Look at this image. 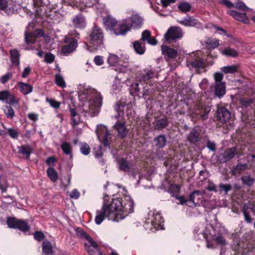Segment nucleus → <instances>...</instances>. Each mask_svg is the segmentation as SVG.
Instances as JSON below:
<instances>
[{"mask_svg":"<svg viewBox=\"0 0 255 255\" xmlns=\"http://www.w3.org/2000/svg\"><path fill=\"white\" fill-rule=\"evenodd\" d=\"M2 109L7 117L12 119L14 116V110L11 107L5 106Z\"/></svg>","mask_w":255,"mask_h":255,"instance_id":"51","label":"nucleus"},{"mask_svg":"<svg viewBox=\"0 0 255 255\" xmlns=\"http://www.w3.org/2000/svg\"><path fill=\"white\" fill-rule=\"evenodd\" d=\"M33 23H29L26 27L25 32V40L27 44L33 43L37 37L42 36L43 35L42 31L40 29L33 30Z\"/></svg>","mask_w":255,"mask_h":255,"instance_id":"9","label":"nucleus"},{"mask_svg":"<svg viewBox=\"0 0 255 255\" xmlns=\"http://www.w3.org/2000/svg\"><path fill=\"white\" fill-rule=\"evenodd\" d=\"M178 8L183 12H187L191 8L190 4L188 2H183L178 5Z\"/></svg>","mask_w":255,"mask_h":255,"instance_id":"54","label":"nucleus"},{"mask_svg":"<svg viewBox=\"0 0 255 255\" xmlns=\"http://www.w3.org/2000/svg\"><path fill=\"white\" fill-rule=\"evenodd\" d=\"M217 186L211 181L209 180L208 183V185L206 187V189L209 191H214L216 192L217 191Z\"/></svg>","mask_w":255,"mask_h":255,"instance_id":"58","label":"nucleus"},{"mask_svg":"<svg viewBox=\"0 0 255 255\" xmlns=\"http://www.w3.org/2000/svg\"><path fill=\"white\" fill-rule=\"evenodd\" d=\"M94 61L95 64L98 66L102 65L104 63L103 58L101 56H96L94 58Z\"/></svg>","mask_w":255,"mask_h":255,"instance_id":"62","label":"nucleus"},{"mask_svg":"<svg viewBox=\"0 0 255 255\" xmlns=\"http://www.w3.org/2000/svg\"><path fill=\"white\" fill-rule=\"evenodd\" d=\"M6 223L8 227L13 229H18L22 232L28 231L30 226L27 222L23 220L17 219L15 218H8Z\"/></svg>","mask_w":255,"mask_h":255,"instance_id":"11","label":"nucleus"},{"mask_svg":"<svg viewBox=\"0 0 255 255\" xmlns=\"http://www.w3.org/2000/svg\"><path fill=\"white\" fill-rule=\"evenodd\" d=\"M214 91L216 96L219 98L223 97L226 93L225 82H223L222 81H216Z\"/></svg>","mask_w":255,"mask_h":255,"instance_id":"22","label":"nucleus"},{"mask_svg":"<svg viewBox=\"0 0 255 255\" xmlns=\"http://www.w3.org/2000/svg\"><path fill=\"white\" fill-rule=\"evenodd\" d=\"M96 131L98 139L105 146L113 145L117 137L116 134L112 133L106 126L102 124L97 126Z\"/></svg>","mask_w":255,"mask_h":255,"instance_id":"7","label":"nucleus"},{"mask_svg":"<svg viewBox=\"0 0 255 255\" xmlns=\"http://www.w3.org/2000/svg\"><path fill=\"white\" fill-rule=\"evenodd\" d=\"M75 231L77 236L86 240V242H90L92 240V239L82 229L77 228Z\"/></svg>","mask_w":255,"mask_h":255,"instance_id":"46","label":"nucleus"},{"mask_svg":"<svg viewBox=\"0 0 255 255\" xmlns=\"http://www.w3.org/2000/svg\"><path fill=\"white\" fill-rule=\"evenodd\" d=\"M140 80H149L152 78H158L157 72L152 69H146L140 74Z\"/></svg>","mask_w":255,"mask_h":255,"instance_id":"24","label":"nucleus"},{"mask_svg":"<svg viewBox=\"0 0 255 255\" xmlns=\"http://www.w3.org/2000/svg\"><path fill=\"white\" fill-rule=\"evenodd\" d=\"M79 100L84 102L80 112L85 117L88 116H95L99 112L102 106V98L100 94L95 89L84 84H80L78 87Z\"/></svg>","mask_w":255,"mask_h":255,"instance_id":"2","label":"nucleus"},{"mask_svg":"<svg viewBox=\"0 0 255 255\" xmlns=\"http://www.w3.org/2000/svg\"><path fill=\"white\" fill-rule=\"evenodd\" d=\"M42 255H54L53 247L48 241L45 240L42 242Z\"/></svg>","mask_w":255,"mask_h":255,"instance_id":"25","label":"nucleus"},{"mask_svg":"<svg viewBox=\"0 0 255 255\" xmlns=\"http://www.w3.org/2000/svg\"><path fill=\"white\" fill-rule=\"evenodd\" d=\"M247 167L246 164H238L232 170V173L233 174H240L242 171L245 170Z\"/></svg>","mask_w":255,"mask_h":255,"instance_id":"48","label":"nucleus"},{"mask_svg":"<svg viewBox=\"0 0 255 255\" xmlns=\"http://www.w3.org/2000/svg\"><path fill=\"white\" fill-rule=\"evenodd\" d=\"M242 183L248 186H251L255 181V178L250 175H244L241 177Z\"/></svg>","mask_w":255,"mask_h":255,"instance_id":"39","label":"nucleus"},{"mask_svg":"<svg viewBox=\"0 0 255 255\" xmlns=\"http://www.w3.org/2000/svg\"><path fill=\"white\" fill-rule=\"evenodd\" d=\"M128 84H130V88L129 89L130 93L132 95H134L137 92L139 91V90L140 89L139 86V83L137 82V81H134L133 82L131 83L130 82L131 81H128Z\"/></svg>","mask_w":255,"mask_h":255,"instance_id":"40","label":"nucleus"},{"mask_svg":"<svg viewBox=\"0 0 255 255\" xmlns=\"http://www.w3.org/2000/svg\"><path fill=\"white\" fill-rule=\"evenodd\" d=\"M104 35L102 29L95 26L89 35L88 41L85 43V48L93 52L101 48L104 44Z\"/></svg>","mask_w":255,"mask_h":255,"instance_id":"4","label":"nucleus"},{"mask_svg":"<svg viewBox=\"0 0 255 255\" xmlns=\"http://www.w3.org/2000/svg\"><path fill=\"white\" fill-rule=\"evenodd\" d=\"M151 37L150 32L148 30H145L142 32L141 40L147 42Z\"/></svg>","mask_w":255,"mask_h":255,"instance_id":"56","label":"nucleus"},{"mask_svg":"<svg viewBox=\"0 0 255 255\" xmlns=\"http://www.w3.org/2000/svg\"><path fill=\"white\" fill-rule=\"evenodd\" d=\"M7 132L9 135L12 138H17L18 135V131L12 128H8L7 129Z\"/></svg>","mask_w":255,"mask_h":255,"instance_id":"57","label":"nucleus"},{"mask_svg":"<svg viewBox=\"0 0 255 255\" xmlns=\"http://www.w3.org/2000/svg\"><path fill=\"white\" fill-rule=\"evenodd\" d=\"M219 50L225 56L235 57L238 55L237 51L230 47H227L224 49L220 48Z\"/></svg>","mask_w":255,"mask_h":255,"instance_id":"32","label":"nucleus"},{"mask_svg":"<svg viewBox=\"0 0 255 255\" xmlns=\"http://www.w3.org/2000/svg\"><path fill=\"white\" fill-rule=\"evenodd\" d=\"M66 44L62 48L63 53L67 54L74 51L77 47V39L74 37H71L69 35L66 36L65 39Z\"/></svg>","mask_w":255,"mask_h":255,"instance_id":"13","label":"nucleus"},{"mask_svg":"<svg viewBox=\"0 0 255 255\" xmlns=\"http://www.w3.org/2000/svg\"><path fill=\"white\" fill-rule=\"evenodd\" d=\"M70 113L72 120V125L75 128L76 126L81 122V118L74 109L70 108Z\"/></svg>","mask_w":255,"mask_h":255,"instance_id":"30","label":"nucleus"},{"mask_svg":"<svg viewBox=\"0 0 255 255\" xmlns=\"http://www.w3.org/2000/svg\"><path fill=\"white\" fill-rule=\"evenodd\" d=\"M179 23L185 26H194L198 24V21L192 17H189L184 18L182 20H178Z\"/></svg>","mask_w":255,"mask_h":255,"instance_id":"34","label":"nucleus"},{"mask_svg":"<svg viewBox=\"0 0 255 255\" xmlns=\"http://www.w3.org/2000/svg\"><path fill=\"white\" fill-rule=\"evenodd\" d=\"M236 153L237 148L236 147L228 148L218 156L217 161L220 163H225L232 159Z\"/></svg>","mask_w":255,"mask_h":255,"instance_id":"14","label":"nucleus"},{"mask_svg":"<svg viewBox=\"0 0 255 255\" xmlns=\"http://www.w3.org/2000/svg\"><path fill=\"white\" fill-rule=\"evenodd\" d=\"M22 6L19 1L16 0H10L7 2L4 11L8 14H12L18 9H20Z\"/></svg>","mask_w":255,"mask_h":255,"instance_id":"20","label":"nucleus"},{"mask_svg":"<svg viewBox=\"0 0 255 255\" xmlns=\"http://www.w3.org/2000/svg\"><path fill=\"white\" fill-rule=\"evenodd\" d=\"M80 195V192L78 191L77 189H73L70 193L69 196L71 198L74 199H78Z\"/></svg>","mask_w":255,"mask_h":255,"instance_id":"60","label":"nucleus"},{"mask_svg":"<svg viewBox=\"0 0 255 255\" xmlns=\"http://www.w3.org/2000/svg\"><path fill=\"white\" fill-rule=\"evenodd\" d=\"M119 61V58L114 54H110L107 60L109 64L111 66H115Z\"/></svg>","mask_w":255,"mask_h":255,"instance_id":"47","label":"nucleus"},{"mask_svg":"<svg viewBox=\"0 0 255 255\" xmlns=\"http://www.w3.org/2000/svg\"><path fill=\"white\" fill-rule=\"evenodd\" d=\"M0 101H3L8 104H17L18 103L13 94L7 90L0 92Z\"/></svg>","mask_w":255,"mask_h":255,"instance_id":"18","label":"nucleus"},{"mask_svg":"<svg viewBox=\"0 0 255 255\" xmlns=\"http://www.w3.org/2000/svg\"><path fill=\"white\" fill-rule=\"evenodd\" d=\"M86 250L90 255H103L98 245L92 240L84 243Z\"/></svg>","mask_w":255,"mask_h":255,"instance_id":"17","label":"nucleus"},{"mask_svg":"<svg viewBox=\"0 0 255 255\" xmlns=\"http://www.w3.org/2000/svg\"><path fill=\"white\" fill-rule=\"evenodd\" d=\"M73 22L74 26L77 28H83L86 24L85 18L80 14L73 18Z\"/></svg>","mask_w":255,"mask_h":255,"instance_id":"31","label":"nucleus"},{"mask_svg":"<svg viewBox=\"0 0 255 255\" xmlns=\"http://www.w3.org/2000/svg\"><path fill=\"white\" fill-rule=\"evenodd\" d=\"M122 84V83L120 81H115L112 85L111 93L115 95L119 94L121 90V87L123 86Z\"/></svg>","mask_w":255,"mask_h":255,"instance_id":"44","label":"nucleus"},{"mask_svg":"<svg viewBox=\"0 0 255 255\" xmlns=\"http://www.w3.org/2000/svg\"><path fill=\"white\" fill-rule=\"evenodd\" d=\"M45 61L47 63H51L53 62L55 56L51 53H47L45 55Z\"/></svg>","mask_w":255,"mask_h":255,"instance_id":"59","label":"nucleus"},{"mask_svg":"<svg viewBox=\"0 0 255 255\" xmlns=\"http://www.w3.org/2000/svg\"><path fill=\"white\" fill-rule=\"evenodd\" d=\"M210 234L211 235H213V238L211 239L210 243H213L212 242L214 241L217 244L222 245H225L227 244L223 236L220 235H217L216 231L215 229L214 232L210 233Z\"/></svg>","mask_w":255,"mask_h":255,"instance_id":"29","label":"nucleus"},{"mask_svg":"<svg viewBox=\"0 0 255 255\" xmlns=\"http://www.w3.org/2000/svg\"><path fill=\"white\" fill-rule=\"evenodd\" d=\"M62 2L72 6H76L81 10L86 7H92L96 4L99 0H62Z\"/></svg>","mask_w":255,"mask_h":255,"instance_id":"10","label":"nucleus"},{"mask_svg":"<svg viewBox=\"0 0 255 255\" xmlns=\"http://www.w3.org/2000/svg\"><path fill=\"white\" fill-rule=\"evenodd\" d=\"M214 232V228L211 225L199 224L194 228L193 233L195 239L196 240H205L206 247L209 249H213L215 245L213 243H210L211 239L213 235H211L210 233Z\"/></svg>","mask_w":255,"mask_h":255,"instance_id":"5","label":"nucleus"},{"mask_svg":"<svg viewBox=\"0 0 255 255\" xmlns=\"http://www.w3.org/2000/svg\"><path fill=\"white\" fill-rule=\"evenodd\" d=\"M61 148L64 153L68 156L70 160L73 159L72 148L71 145L67 141H64L61 144Z\"/></svg>","mask_w":255,"mask_h":255,"instance_id":"27","label":"nucleus"},{"mask_svg":"<svg viewBox=\"0 0 255 255\" xmlns=\"http://www.w3.org/2000/svg\"><path fill=\"white\" fill-rule=\"evenodd\" d=\"M115 110L118 113V116H116V119L122 117L124 119L125 116L129 117L131 115L133 111L128 105H126L122 102H118L115 106Z\"/></svg>","mask_w":255,"mask_h":255,"instance_id":"12","label":"nucleus"},{"mask_svg":"<svg viewBox=\"0 0 255 255\" xmlns=\"http://www.w3.org/2000/svg\"><path fill=\"white\" fill-rule=\"evenodd\" d=\"M163 218L159 211L156 210H150L145 218L144 223L147 226L145 228L155 230L163 229Z\"/></svg>","mask_w":255,"mask_h":255,"instance_id":"6","label":"nucleus"},{"mask_svg":"<svg viewBox=\"0 0 255 255\" xmlns=\"http://www.w3.org/2000/svg\"><path fill=\"white\" fill-rule=\"evenodd\" d=\"M183 36L181 29L179 27H172L168 29L164 35L166 41L181 38Z\"/></svg>","mask_w":255,"mask_h":255,"instance_id":"16","label":"nucleus"},{"mask_svg":"<svg viewBox=\"0 0 255 255\" xmlns=\"http://www.w3.org/2000/svg\"><path fill=\"white\" fill-rule=\"evenodd\" d=\"M80 152L84 155H88L90 152V146L85 142L81 143L80 147Z\"/></svg>","mask_w":255,"mask_h":255,"instance_id":"49","label":"nucleus"},{"mask_svg":"<svg viewBox=\"0 0 255 255\" xmlns=\"http://www.w3.org/2000/svg\"><path fill=\"white\" fill-rule=\"evenodd\" d=\"M18 88L24 95L28 94L32 91V87L30 85L22 82L18 83Z\"/></svg>","mask_w":255,"mask_h":255,"instance_id":"35","label":"nucleus"},{"mask_svg":"<svg viewBox=\"0 0 255 255\" xmlns=\"http://www.w3.org/2000/svg\"><path fill=\"white\" fill-rule=\"evenodd\" d=\"M134 202L128 195L122 197L106 199L104 198L101 209L97 211L95 223L100 225L105 219L119 222L134 212Z\"/></svg>","mask_w":255,"mask_h":255,"instance_id":"1","label":"nucleus"},{"mask_svg":"<svg viewBox=\"0 0 255 255\" xmlns=\"http://www.w3.org/2000/svg\"><path fill=\"white\" fill-rule=\"evenodd\" d=\"M219 187L221 190L225 191L226 193L232 189L231 186L229 184H221L219 185Z\"/></svg>","mask_w":255,"mask_h":255,"instance_id":"61","label":"nucleus"},{"mask_svg":"<svg viewBox=\"0 0 255 255\" xmlns=\"http://www.w3.org/2000/svg\"><path fill=\"white\" fill-rule=\"evenodd\" d=\"M18 152L21 154H23L27 158H29L30 154L32 152V149L29 145L21 146L18 147Z\"/></svg>","mask_w":255,"mask_h":255,"instance_id":"38","label":"nucleus"},{"mask_svg":"<svg viewBox=\"0 0 255 255\" xmlns=\"http://www.w3.org/2000/svg\"><path fill=\"white\" fill-rule=\"evenodd\" d=\"M104 22L107 30L112 31L113 33L117 35L115 33V30L117 28L118 24V21L116 18L111 15H108L104 19Z\"/></svg>","mask_w":255,"mask_h":255,"instance_id":"19","label":"nucleus"},{"mask_svg":"<svg viewBox=\"0 0 255 255\" xmlns=\"http://www.w3.org/2000/svg\"><path fill=\"white\" fill-rule=\"evenodd\" d=\"M217 117L219 121L222 123H226L231 118L230 113L224 107H220L217 110Z\"/></svg>","mask_w":255,"mask_h":255,"instance_id":"21","label":"nucleus"},{"mask_svg":"<svg viewBox=\"0 0 255 255\" xmlns=\"http://www.w3.org/2000/svg\"><path fill=\"white\" fill-rule=\"evenodd\" d=\"M206 43L208 45L210 48H215L219 45V40L217 39H208Z\"/></svg>","mask_w":255,"mask_h":255,"instance_id":"53","label":"nucleus"},{"mask_svg":"<svg viewBox=\"0 0 255 255\" xmlns=\"http://www.w3.org/2000/svg\"><path fill=\"white\" fill-rule=\"evenodd\" d=\"M167 119H161L155 121L154 125L156 129H161L167 126Z\"/></svg>","mask_w":255,"mask_h":255,"instance_id":"43","label":"nucleus"},{"mask_svg":"<svg viewBox=\"0 0 255 255\" xmlns=\"http://www.w3.org/2000/svg\"><path fill=\"white\" fill-rule=\"evenodd\" d=\"M239 65L238 64L228 65L221 68V71L225 74H234L238 71Z\"/></svg>","mask_w":255,"mask_h":255,"instance_id":"28","label":"nucleus"},{"mask_svg":"<svg viewBox=\"0 0 255 255\" xmlns=\"http://www.w3.org/2000/svg\"><path fill=\"white\" fill-rule=\"evenodd\" d=\"M133 48L136 53L142 55L145 52V47L144 44L139 41H136L133 43Z\"/></svg>","mask_w":255,"mask_h":255,"instance_id":"37","label":"nucleus"},{"mask_svg":"<svg viewBox=\"0 0 255 255\" xmlns=\"http://www.w3.org/2000/svg\"><path fill=\"white\" fill-rule=\"evenodd\" d=\"M188 140L192 143H195L199 139V133L195 130L191 131L188 135Z\"/></svg>","mask_w":255,"mask_h":255,"instance_id":"41","label":"nucleus"},{"mask_svg":"<svg viewBox=\"0 0 255 255\" xmlns=\"http://www.w3.org/2000/svg\"><path fill=\"white\" fill-rule=\"evenodd\" d=\"M203 197L202 192L199 190H194L189 195V201L195 203V201H199Z\"/></svg>","mask_w":255,"mask_h":255,"instance_id":"36","label":"nucleus"},{"mask_svg":"<svg viewBox=\"0 0 255 255\" xmlns=\"http://www.w3.org/2000/svg\"><path fill=\"white\" fill-rule=\"evenodd\" d=\"M204 60L201 51L190 54L187 58V65L190 69H197L204 66Z\"/></svg>","mask_w":255,"mask_h":255,"instance_id":"8","label":"nucleus"},{"mask_svg":"<svg viewBox=\"0 0 255 255\" xmlns=\"http://www.w3.org/2000/svg\"><path fill=\"white\" fill-rule=\"evenodd\" d=\"M115 70L119 73H126L130 70V68L128 64L118 65L115 69Z\"/></svg>","mask_w":255,"mask_h":255,"instance_id":"52","label":"nucleus"},{"mask_svg":"<svg viewBox=\"0 0 255 255\" xmlns=\"http://www.w3.org/2000/svg\"><path fill=\"white\" fill-rule=\"evenodd\" d=\"M28 118L33 122H36L38 119V115L35 113H29L27 114Z\"/></svg>","mask_w":255,"mask_h":255,"instance_id":"63","label":"nucleus"},{"mask_svg":"<svg viewBox=\"0 0 255 255\" xmlns=\"http://www.w3.org/2000/svg\"><path fill=\"white\" fill-rule=\"evenodd\" d=\"M48 177L52 182H56L58 179V174L56 170L52 167H49L47 170Z\"/></svg>","mask_w":255,"mask_h":255,"instance_id":"42","label":"nucleus"},{"mask_svg":"<svg viewBox=\"0 0 255 255\" xmlns=\"http://www.w3.org/2000/svg\"><path fill=\"white\" fill-rule=\"evenodd\" d=\"M113 128L117 132L119 136L121 138H125L128 133V129L125 125V122L122 120H118L113 126Z\"/></svg>","mask_w":255,"mask_h":255,"instance_id":"15","label":"nucleus"},{"mask_svg":"<svg viewBox=\"0 0 255 255\" xmlns=\"http://www.w3.org/2000/svg\"><path fill=\"white\" fill-rule=\"evenodd\" d=\"M120 169L124 171L128 170L129 167L128 161L124 158H122L118 161Z\"/></svg>","mask_w":255,"mask_h":255,"instance_id":"50","label":"nucleus"},{"mask_svg":"<svg viewBox=\"0 0 255 255\" xmlns=\"http://www.w3.org/2000/svg\"><path fill=\"white\" fill-rule=\"evenodd\" d=\"M143 23V18L137 13L133 12L130 15L121 20L115 33L117 35H125L132 29H139Z\"/></svg>","mask_w":255,"mask_h":255,"instance_id":"3","label":"nucleus"},{"mask_svg":"<svg viewBox=\"0 0 255 255\" xmlns=\"http://www.w3.org/2000/svg\"><path fill=\"white\" fill-rule=\"evenodd\" d=\"M10 54L11 62L15 65H18L19 63V54L18 51L16 49H13L10 50Z\"/></svg>","mask_w":255,"mask_h":255,"instance_id":"45","label":"nucleus"},{"mask_svg":"<svg viewBox=\"0 0 255 255\" xmlns=\"http://www.w3.org/2000/svg\"><path fill=\"white\" fill-rule=\"evenodd\" d=\"M169 190L172 192L178 193L180 190V186L177 184H171L170 186Z\"/></svg>","mask_w":255,"mask_h":255,"instance_id":"64","label":"nucleus"},{"mask_svg":"<svg viewBox=\"0 0 255 255\" xmlns=\"http://www.w3.org/2000/svg\"><path fill=\"white\" fill-rule=\"evenodd\" d=\"M154 146L158 148H163L165 145L166 139L164 135H160L154 139Z\"/></svg>","mask_w":255,"mask_h":255,"instance_id":"33","label":"nucleus"},{"mask_svg":"<svg viewBox=\"0 0 255 255\" xmlns=\"http://www.w3.org/2000/svg\"><path fill=\"white\" fill-rule=\"evenodd\" d=\"M162 54L170 58H175L177 55V51L167 46L163 45L161 46Z\"/></svg>","mask_w":255,"mask_h":255,"instance_id":"26","label":"nucleus"},{"mask_svg":"<svg viewBox=\"0 0 255 255\" xmlns=\"http://www.w3.org/2000/svg\"><path fill=\"white\" fill-rule=\"evenodd\" d=\"M227 12L238 21H241L244 23L249 22V19L244 13H240L233 9H229Z\"/></svg>","mask_w":255,"mask_h":255,"instance_id":"23","label":"nucleus"},{"mask_svg":"<svg viewBox=\"0 0 255 255\" xmlns=\"http://www.w3.org/2000/svg\"><path fill=\"white\" fill-rule=\"evenodd\" d=\"M234 7L244 11H247L249 9L247 6L242 1L238 2L234 4Z\"/></svg>","mask_w":255,"mask_h":255,"instance_id":"55","label":"nucleus"}]
</instances>
